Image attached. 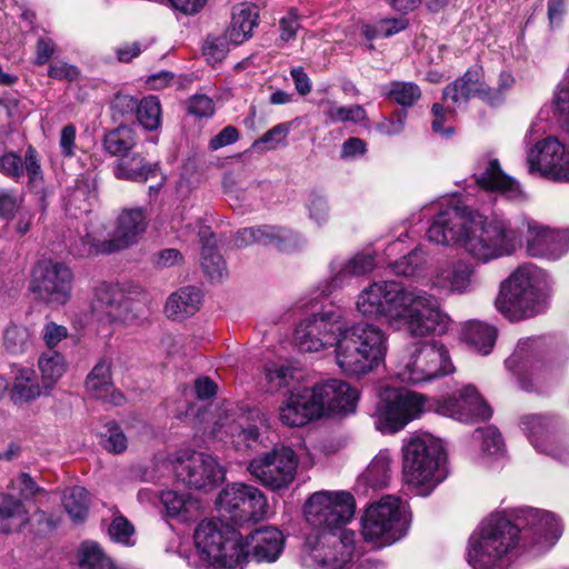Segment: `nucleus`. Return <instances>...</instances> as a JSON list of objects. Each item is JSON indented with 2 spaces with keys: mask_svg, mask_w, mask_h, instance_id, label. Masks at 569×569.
I'll return each mask as SVG.
<instances>
[{
  "mask_svg": "<svg viewBox=\"0 0 569 569\" xmlns=\"http://www.w3.org/2000/svg\"><path fill=\"white\" fill-rule=\"evenodd\" d=\"M562 421L551 415H528L521 420V428L537 451L567 463L569 445L562 435Z\"/></svg>",
  "mask_w": 569,
  "mask_h": 569,
  "instance_id": "aec40b11",
  "label": "nucleus"
},
{
  "mask_svg": "<svg viewBox=\"0 0 569 569\" xmlns=\"http://www.w3.org/2000/svg\"><path fill=\"white\" fill-rule=\"evenodd\" d=\"M199 236L204 239L201 251V266L211 281H220L227 274V267L223 258L217 251L214 242L208 239L212 236L208 228H200Z\"/></svg>",
  "mask_w": 569,
  "mask_h": 569,
  "instance_id": "79ce46f5",
  "label": "nucleus"
},
{
  "mask_svg": "<svg viewBox=\"0 0 569 569\" xmlns=\"http://www.w3.org/2000/svg\"><path fill=\"white\" fill-rule=\"evenodd\" d=\"M28 173L31 182L41 178V169L38 162L37 152L32 147H29L24 159L13 151H9L0 156V173L19 181L24 173Z\"/></svg>",
  "mask_w": 569,
  "mask_h": 569,
  "instance_id": "72a5a7b5",
  "label": "nucleus"
},
{
  "mask_svg": "<svg viewBox=\"0 0 569 569\" xmlns=\"http://www.w3.org/2000/svg\"><path fill=\"white\" fill-rule=\"evenodd\" d=\"M427 252L417 247L399 260L389 263L392 272L403 277H417L427 261Z\"/></svg>",
  "mask_w": 569,
  "mask_h": 569,
  "instance_id": "5fc2aeb1",
  "label": "nucleus"
},
{
  "mask_svg": "<svg viewBox=\"0 0 569 569\" xmlns=\"http://www.w3.org/2000/svg\"><path fill=\"white\" fill-rule=\"evenodd\" d=\"M471 97H479L485 102L499 98V93L489 90L479 66L468 69L462 77L447 86L442 93L445 101H451L457 107L466 104Z\"/></svg>",
  "mask_w": 569,
  "mask_h": 569,
  "instance_id": "bb28decb",
  "label": "nucleus"
},
{
  "mask_svg": "<svg viewBox=\"0 0 569 569\" xmlns=\"http://www.w3.org/2000/svg\"><path fill=\"white\" fill-rule=\"evenodd\" d=\"M101 443L110 452L121 453L127 449V438L122 430L113 423H108L101 432Z\"/></svg>",
  "mask_w": 569,
  "mask_h": 569,
  "instance_id": "e2e57ef3",
  "label": "nucleus"
},
{
  "mask_svg": "<svg viewBox=\"0 0 569 569\" xmlns=\"http://www.w3.org/2000/svg\"><path fill=\"white\" fill-rule=\"evenodd\" d=\"M299 458L290 447H274L259 453L248 463L247 470L261 486L272 491L288 489L295 481Z\"/></svg>",
  "mask_w": 569,
  "mask_h": 569,
  "instance_id": "dca6fc26",
  "label": "nucleus"
},
{
  "mask_svg": "<svg viewBox=\"0 0 569 569\" xmlns=\"http://www.w3.org/2000/svg\"><path fill=\"white\" fill-rule=\"evenodd\" d=\"M103 144L110 154L123 158L136 146V134L130 127L120 126L106 136Z\"/></svg>",
  "mask_w": 569,
  "mask_h": 569,
  "instance_id": "8fccbe9b",
  "label": "nucleus"
},
{
  "mask_svg": "<svg viewBox=\"0 0 569 569\" xmlns=\"http://www.w3.org/2000/svg\"><path fill=\"white\" fill-rule=\"evenodd\" d=\"M160 501L166 516L187 522L198 518L203 509L202 502L190 493L173 490L162 491Z\"/></svg>",
  "mask_w": 569,
  "mask_h": 569,
  "instance_id": "f704fd0d",
  "label": "nucleus"
},
{
  "mask_svg": "<svg viewBox=\"0 0 569 569\" xmlns=\"http://www.w3.org/2000/svg\"><path fill=\"white\" fill-rule=\"evenodd\" d=\"M110 511L111 521L108 526L110 540L124 547H132L136 543L133 525L118 509Z\"/></svg>",
  "mask_w": 569,
  "mask_h": 569,
  "instance_id": "3c124183",
  "label": "nucleus"
},
{
  "mask_svg": "<svg viewBox=\"0 0 569 569\" xmlns=\"http://www.w3.org/2000/svg\"><path fill=\"white\" fill-rule=\"evenodd\" d=\"M161 113V104L156 96L143 98L137 106V119L149 131L160 127Z\"/></svg>",
  "mask_w": 569,
  "mask_h": 569,
  "instance_id": "6e6d98bb",
  "label": "nucleus"
},
{
  "mask_svg": "<svg viewBox=\"0 0 569 569\" xmlns=\"http://www.w3.org/2000/svg\"><path fill=\"white\" fill-rule=\"evenodd\" d=\"M71 270L59 262L40 261L32 270L30 290L53 305H64L71 293Z\"/></svg>",
  "mask_w": 569,
  "mask_h": 569,
  "instance_id": "5701e85b",
  "label": "nucleus"
},
{
  "mask_svg": "<svg viewBox=\"0 0 569 569\" xmlns=\"http://www.w3.org/2000/svg\"><path fill=\"white\" fill-rule=\"evenodd\" d=\"M427 408V399L415 391L381 386L373 411L375 427L382 433H396L419 418Z\"/></svg>",
  "mask_w": 569,
  "mask_h": 569,
  "instance_id": "9b49d317",
  "label": "nucleus"
},
{
  "mask_svg": "<svg viewBox=\"0 0 569 569\" xmlns=\"http://www.w3.org/2000/svg\"><path fill=\"white\" fill-rule=\"evenodd\" d=\"M69 336V331L67 327L59 325L54 321H47L41 330V338L44 345L52 350L58 347V345L67 339Z\"/></svg>",
  "mask_w": 569,
  "mask_h": 569,
  "instance_id": "338daca9",
  "label": "nucleus"
},
{
  "mask_svg": "<svg viewBox=\"0 0 569 569\" xmlns=\"http://www.w3.org/2000/svg\"><path fill=\"white\" fill-rule=\"evenodd\" d=\"M23 206V198L12 192H0V218L12 220L16 212Z\"/></svg>",
  "mask_w": 569,
  "mask_h": 569,
  "instance_id": "774afa93",
  "label": "nucleus"
},
{
  "mask_svg": "<svg viewBox=\"0 0 569 569\" xmlns=\"http://www.w3.org/2000/svg\"><path fill=\"white\" fill-rule=\"evenodd\" d=\"M376 266V254L371 249L358 251L346 260L333 259L330 263L331 280L323 292L329 295L332 290L343 287L350 279L370 273Z\"/></svg>",
  "mask_w": 569,
  "mask_h": 569,
  "instance_id": "7c9ffc66",
  "label": "nucleus"
},
{
  "mask_svg": "<svg viewBox=\"0 0 569 569\" xmlns=\"http://www.w3.org/2000/svg\"><path fill=\"white\" fill-rule=\"evenodd\" d=\"M462 338L476 352L486 356L495 346L497 330L490 325L472 320L465 325Z\"/></svg>",
  "mask_w": 569,
  "mask_h": 569,
  "instance_id": "58836bf2",
  "label": "nucleus"
},
{
  "mask_svg": "<svg viewBox=\"0 0 569 569\" xmlns=\"http://www.w3.org/2000/svg\"><path fill=\"white\" fill-rule=\"evenodd\" d=\"M407 26L408 21L405 18L382 19L375 26L365 24L362 27V34L368 40H373L381 37L388 38L405 30Z\"/></svg>",
  "mask_w": 569,
  "mask_h": 569,
  "instance_id": "4d7b16f0",
  "label": "nucleus"
},
{
  "mask_svg": "<svg viewBox=\"0 0 569 569\" xmlns=\"http://www.w3.org/2000/svg\"><path fill=\"white\" fill-rule=\"evenodd\" d=\"M355 307L360 316L382 320L390 329L415 338L442 336L452 327L432 293L395 280L370 282L357 295Z\"/></svg>",
  "mask_w": 569,
  "mask_h": 569,
  "instance_id": "7ed1b4c3",
  "label": "nucleus"
},
{
  "mask_svg": "<svg viewBox=\"0 0 569 569\" xmlns=\"http://www.w3.org/2000/svg\"><path fill=\"white\" fill-rule=\"evenodd\" d=\"M12 493H17L21 499L28 500L42 492L29 473L21 472L10 481L8 487Z\"/></svg>",
  "mask_w": 569,
  "mask_h": 569,
  "instance_id": "69168bd1",
  "label": "nucleus"
},
{
  "mask_svg": "<svg viewBox=\"0 0 569 569\" xmlns=\"http://www.w3.org/2000/svg\"><path fill=\"white\" fill-rule=\"evenodd\" d=\"M28 521L24 505L11 493H0V532L19 529Z\"/></svg>",
  "mask_w": 569,
  "mask_h": 569,
  "instance_id": "a19ab883",
  "label": "nucleus"
},
{
  "mask_svg": "<svg viewBox=\"0 0 569 569\" xmlns=\"http://www.w3.org/2000/svg\"><path fill=\"white\" fill-rule=\"evenodd\" d=\"M356 533L349 529L321 532L308 539L310 552L305 562L313 569H347L355 557Z\"/></svg>",
  "mask_w": 569,
  "mask_h": 569,
  "instance_id": "6ab92c4d",
  "label": "nucleus"
},
{
  "mask_svg": "<svg viewBox=\"0 0 569 569\" xmlns=\"http://www.w3.org/2000/svg\"><path fill=\"white\" fill-rule=\"evenodd\" d=\"M194 550L180 542L177 553L194 569H232L246 562L243 537L222 519L202 520L193 532Z\"/></svg>",
  "mask_w": 569,
  "mask_h": 569,
  "instance_id": "39448f33",
  "label": "nucleus"
},
{
  "mask_svg": "<svg viewBox=\"0 0 569 569\" xmlns=\"http://www.w3.org/2000/svg\"><path fill=\"white\" fill-rule=\"evenodd\" d=\"M163 466L179 481L199 490L213 488L224 479V469L213 456L190 449L170 453Z\"/></svg>",
  "mask_w": 569,
  "mask_h": 569,
  "instance_id": "ddd939ff",
  "label": "nucleus"
},
{
  "mask_svg": "<svg viewBox=\"0 0 569 569\" xmlns=\"http://www.w3.org/2000/svg\"><path fill=\"white\" fill-rule=\"evenodd\" d=\"M307 218L318 229L325 228L331 218L328 199L318 193L310 192L305 201Z\"/></svg>",
  "mask_w": 569,
  "mask_h": 569,
  "instance_id": "864d4df0",
  "label": "nucleus"
},
{
  "mask_svg": "<svg viewBox=\"0 0 569 569\" xmlns=\"http://www.w3.org/2000/svg\"><path fill=\"white\" fill-rule=\"evenodd\" d=\"M383 96L401 107H412L420 98L418 84L410 81H392L382 88Z\"/></svg>",
  "mask_w": 569,
  "mask_h": 569,
  "instance_id": "de8ad7c7",
  "label": "nucleus"
},
{
  "mask_svg": "<svg viewBox=\"0 0 569 569\" xmlns=\"http://www.w3.org/2000/svg\"><path fill=\"white\" fill-rule=\"evenodd\" d=\"M92 318L112 329L132 323L137 319L134 303L119 283L99 282L90 300Z\"/></svg>",
  "mask_w": 569,
  "mask_h": 569,
  "instance_id": "a211bd4d",
  "label": "nucleus"
},
{
  "mask_svg": "<svg viewBox=\"0 0 569 569\" xmlns=\"http://www.w3.org/2000/svg\"><path fill=\"white\" fill-rule=\"evenodd\" d=\"M533 124L528 134L526 161L530 173L557 182H569V144L556 136H548L531 143Z\"/></svg>",
  "mask_w": 569,
  "mask_h": 569,
  "instance_id": "2eb2a0df",
  "label": "nucleus"
},
{
  "mask_svg": "<svg viewBox=\"0 0 569 569\" xmlns=\"http://www.w3.org/2000/svg\"><path fill=\"white\" fill-rule=\"evenodd\" d=\"M214 506L219 515L232 521L234 527L263 520L269 513L266 495L259 488L243 482L223 487Z\"/></svg>",
  "mask_w": 569,
  "mask_h": 569,
  "instance_id": "f8f14e48",
  "label": "nucleus"
},
{
  "mask_svg": "<svg viewBox=\"0 0 569 569\" xmlns=\"http://www.w3.org/2000/svg\"><path fill=\"white\" fill-rule=\"evenodd\" d=\"M427 284L440 295H467L476 287V272L466 260L443 261L431 271Z\"/></svg>",
  "mask_w": 569,
  "mask_h": 569,
  "instance_id": "393cba45",
  "label": "nucleus"
},
{
  "mask_svg": "<svg viewBox=\"0 0 569 569\" xmlns=\"http://www.w3.org/2000/svg\"><path fill=\"white\" fill-rule=\"evenodd\" d=\"M477 184L486 190L499 193L509 200L523 198L520 184L505 174L497 159H483L473 173Z\"/></svg>",
  "mask_w": 569,
  "mask_h": 569,
  "instance_id": "c756f323",
  "label": "nucleus"
},
{
  "mask_svg": "<svg viewBox=\"0 0 569 569\" xmlns=\"http://www.w3.org/2000/svg\"><path fill=\"white\" fill-rule=\"evenodd\" d=\"M410 522L408 503L399 497L385 496L366 509L361 519V535L365 541L382 548L403 538Z\"/></svg>",
  "mask_w": 569,
  "mask_h": 569,
  "instance_id": "6e6552de",
  "label": "nucleus"
},
{
  "mask_svg": "<svg viewBox=\"0 0 569 569\" xmlns=\"http://www.w3.org/2000/svg\"><path fill=\"white\" fill-rule=\"evenodd\" d=\"M453 371L448 349L438 341L415 342L400 355L395 373L408 385L429 382Z\"/></svg>",
  "mask_w": 569,
  "mask_h": 569,
  "instance_id": "9d476101",
  "label": "nucleus"
},
{
  "mask_svg": "<svg viewBox=\"0 0 569 569\" xmlns=\"http://www.w3.org/2000/svg\"><path fill=\"white\" fill-rule=\"evenodd\" d=\"M408 113L405 110H396L389 117H385L377 123V131L387 137L400 134L406 127Z\"/></svg>",
  "mask_w": 569,
  "mask_h": 569,
  "instance_id": "0e129e2a",
  "label": "nucleus"
},
{
  "mask_svg": "<svg viewBox=\"0 0 569 569\" xmlns=\"http://www.w3.org/2000/svg\"><path fill=\"white\" fill-rule=\"evenodd\" d=\"M267 429L268 419L259 409L228 402L221 407L211 432L218 441L242 451L261 445Z\"/></svg>",
  "mask_w": 569,
  "mask_h": 569,
  "instance_id": "1a4fd4ad",
  "label": "nucleus"
},
{
  "mask_svg": "<svg viewBox=\"0 0 569 569\" xmlns=\"http://www.w3.org/2000/svg\"><path fill=\"white\" fill-rule=\"evenodd\" d=\"M290 132L289 123H279L268 130L261 138L252 143V149L258 152L277 149L282 144Z\"/></svg>",
  "mask_w": 569,
  "mask_h": 569,
  "instance_id": "bf43d9fd",
  "label": "nucleus"
},
{
  "mask_svg": "<svg viewBox=\"0 0 569 569\" xmlns=\"http://www.w3.org/2000/svg\"><path fill=\"white\" fill-rule=\"evenodd\" d=\"M258 18L259 10L257 6L247 2L234 6L230 26L226 31L229 41L234 46L247 41L258 26Z\"/></svg>",
  "mask_w": 569,
  "mask_h": 569,
  "instance_id": "c9c22d12",
  "label": "nucleus"
},
{
  "mask_svg": "<svg viewBox=\"0 0 569 569\" xmlns=\"http://www.w3.org/2000/svg\"><path fill=\"white\" fill-rule=\"evenodd\" d=\"M521 226L528 256L557 261L569 252V227L556 228L529 217H522Z\"/></svg>",
  "mask_w": 569,
  "mask_h": 569,
  "instance_id": "412c9836",
  "label": "nucleus"
},
{
  "mask_svg": "<svg viewBox=\"0 0 569 569\" xmlns=\"http://www.w3.org/2000/svg\"><path fill=\"white\" fill-rule=\"evenodd\" d=\"M392 457L389 450H380L362 473V480L371 488L386 487L391 478Z\"/></svg>",
  "mask_w": 569,
  "mask_h": 569,
  "instance_id": "c03bdc74",
  "label": "nucleus"
},
{
  "mask_svg": "<svg viewBox=\"0 0 569 569\" xmlns=\"http://www.w3.org/2000/svg\"><path fill=\"white\" fill-rule=\"evenodd\" d=\"M283 546L284 537L279 529L274 527L256 529L243 538L246 561L252 558L257 562H274L282 553Z\"/></svg>",
  "mask_w": 569,
  "mask_h": 569,
  "instance_id": "c85d7f7f",
  "label": "nucleus"
},
{
  "mask_svg": "<svg viewBox=\"0 0 569 569\" xmlns=\"http://www.w3.org/2000/svg\"><path fill=\"white\" fill-rule=\"evenodd\" d=\"M230 44L232 43L226 33L223 36H208L202 47L206 60L212 66L221 62L229 52Z\"/></svg>",
  "mask_w": 569,
  "mask_h": 569,
  "instance_id": "680f3d73",
  "label": "nucleus"
},
{
  "mask_svg": "<svg viewBox=\"0 0 569 569\" xmlns=\"http://www.w3.org/2000/svg\"><path fill=\"white\" fill-rule=\"evenodd\" d=\"M521 530L530 532L531 546L539 552L551 549L562 533L559 519L551 512L531 507L493 512L471 533L467 560L473 569H507L518 548Z\"/></svg>",
  "mask_w": 569,
  "mask_h": 569,
  "instance_id": "f03ea898",
  "label": "nucleus"
},
{
  "mask_svg": "<svg viewBox=\"0 0 569 569\" xmlns=\"http://www.w3.org/2000/svg\"><path fill=\"white\" fill-rule=\"evenodd\" d=\"M3 345L11 353H21L31 346L29 329L24 326L9 325L3 333Z\"/></svg>",
  "mask_w": 569,
  "mask_h": 569,
  "instance_id": "13d9d810",
  "label": "nucleus"
},
{
  "mask_svg": "<svg viewBox=\"0 0 569 569\" xmlns=\"http://www.w3.org/2000/svg\"><path fill=\"white\" fill-rule=\"evenodd\" d=\"M402 481L418 496H429L448 477L447 451L441 439L415 433L401 446Z\"/></svg>",
  "mask_w": 569,
  "mask_h": 569,
  "instance_id": "0eeeda50",
  "label": "nucleus"
},
{
  "mask_svg": "<svg viewBox=\"0 0 569 569\" xmlns=\"http://www.w3.org/2000/svg\"><path fill=\"white\" fill-rule=\"evenodd\" d=\"M79 569H117L113 561L94 541H84L78 550Z\"/></svg>",
  "mask_w": 569,
  "mask_h": 569,
  "instance_id": "49530a36",
  "label": "nucleus"
},
{
  "mask_svg": "<svg viewBox=\"0 0 569 569\" xmlns=\"http://www.w3.org/2000/svg\"><path fill=\"white\" fill-rule=\"evenodd\" d=\"M428 408L461 422L488 420L492 415L490 406L471 385L465 386L458 393L433 400Z\"/></svg>",
  "mask_w": 569,
  "mask_h": 569,
  "instance_id": "b1692460",
  "label": "nucleus"
},
{
  "mask_svg": "<svg viewBox=\"0 0 569 569\" xmlns=\"http://www.w3.org/2000/svg\"><path fill=\"white\" fill-rule=\"evenodd\" d=\"M293 342L301 352L332 349L337 367L347 377H365L386 361L389 335L376 323L346 326L333 311L312 313L295 329Z\"/></svg>",
  "mask_w": 569,
  "mask_h": 569,
  "instance_id": "f257e3e1",
  "label": "nucleus"
},
{
  "mask_svg": "<svg viewBox=\"0 0 569 569\" xmlns=\"http://www.w3.org/2000/svg\"><path fill=\"white\" fill-rule=\"evenodd\" d=\"M114 176L118 179L146 182L148 179L157 177L159 167L157 163H150L139 153L121 158L114 167Z\"/></svg>",
  "mask_w": 569,
  "mask_h": 569,
  "instance_id": "4c0bfd02",
  "label": "nucleus"
},
{
  "mask_svg": "<svg viewBox=\"0 0 569 569\" xmlns=\"http://www.w3.org/2000/svg\"><path fill=\"white\" fill-rule=\"evenodd\" d=\"M259 244H274L280 250H291L305 243L301 234L282 227L259 226L239 230L236 237V244L239 247Z\"/></svg>",
  "mask_w": 569,
  "mask_h": 569,
  "instance_id": "cd10ccee",
  "label": "nucleus"
},
{
  "mask_svg": "<svg viewBox=\"0 0 569 569\" xmlns=\"http://www.w3.org/2000/svg\"><path fill=\"white\" fill-rule=\"evenodd\" d=\"M547 345L540 337L520 339L506 368L517 377L525 390H536L551 371L546 359Z\"/></svg>",
  "mask_w": 569,
  "mask_h": 569,
  "instance_id": "f3484780",
  "label": "nucleus"
},
{
  "mask_svg": "<svg viewBox=\"0 0 569 569\" xmlns=\"http://www.w3.org/2000/svg\"><path fill=\"white\" fill-rule=\"evenodd\" d=\"M202 293L196 287H183L171 293L164 306L166 316L172 320H183L193 316L200 308Z\"/></svg>",
  "mask_w": 569,
  "mask_h": 569,
  "instance_id": "e433bc0d",
  "label": "nucleus"
},
{
  "mask_svg": "<svg viewBox=\"0 0 569 569\" xmlns=\"http://www.w3.org/2000/svg\"><path fill=\"white\" fill-rule=\"evenodd\" d=\"M319 415H348L355 412L359 393L347 381L329 379L311 388Z\"/></svg>",
  "mask_w": 569,
  "mask_h": 569,
  "instance_id": "a878e982",
  "label": "nucleus"
},
{
  "mask_svg": "<svg viewBox=\"0 0 569 569\" xmlns=\"http://www.w3.org/2000/svg\"><path fill=\"white\" fill-rule=\"evenodd\" d=\"M149 226V216L144 207H126L120 210L116 219L113 237L110 240L99 241L88 234L90 248L88 253H109L126 249L144 234Z\"/></svg>",
  "mask_w": 569,
  "mask_h": 569,
  "instance_id": "4be33fe9",
  "label": "nucleus"
},
{
  "mask_svg": "<svg viewBox=\"0 0 569 569\" xmlns=\"http://www.w3.org/2000/svg\"><path fill=\"white\" fill-rule=\"evenodd\" d=\"M319 107L328 123H361L367 120L366 110L359 104L340 106L330 99L320 101Z\"/></svg>",
  "mask_w": 569,
  "mask_h": 569,
  "instance_id": "37998d69",
  "label": "nucleus"
},
{
  "mask_svg": "<svg viewBox=\"0 0 569 569\" xmlns=\"http://www.w3.org/2000/svg\"><path fill=\"white\" fill-rule=\"evenodd\" d=\"M551 295L549 273L536 264L525 263L502 282L495 305L510 321H520L542 313Z\"/></svg>",
  "mask_w": 569,
  "mask_h": 569,
  "instance_id": "423d86ee",
  "label": "nucleus"
},
{
  "mask_svg": "<svg viewBox=\"0 0 569 569\" xmlns=\"http://www.w3.org/2000/svg\"><path fill=\"white\" fill-rule=\"evenodd\" d=\"M280 420L289 427H301L320 417L319 407L309 388H300L290 392L280 407Z\"/></svg>",
  "mask_w": 569,
  "mask_h": 569,
  "instance_id": "2f4dec72",
  "label": "nucleus"
},
{
  "mask_svg": "<svg viewBox=\"0 0 569 569\" xmlns=\"http://www.w3.org/2000/svg\"><path fill=\"white\" fill-rule=\"evenodd\" d=\"M473 440L479 443L485 463L502 457L505 447L500 432L493 426L477 429L473 433Z\"/></svg>",
  "mask_w": 569,
  "mask_h": 569,
  "instance_id": "a18cd8bd",
  "label": "nucleus"
},
{
  "mask_svg": "<svg viewBox=\"0 0 569 569\" xmlns=\"http://www.w3.org/2000/svg\"><path fill=\"white\" fill-rule=\"evenodd\" d=\"M40 396V386L36 372L31 368L19 369L14 377L12 399L14 402H24Z\"/></svg>",
  "mask_w": 569,
  "mask_h": 569,
  "instance_id": "09e8293b",
  "label": "nucleus"
},
{
  "mask_svg": "<svg viewBox=\"0 0 569 569\" xmlns=\"http://www.w3.org/2000/svg\"><path fill=\"white\" fill-rule=\"evenodd\" d=\"M293 378V369L290 366L269 363L264 368V380L269 391H277L289 385Z\"/></svg>",
  "mask_w": 569,
  "mask_h": 569,
  "instance_id": "052dcab7",
  "label": "nucleus"
},
{
  "mask_svg": "<svg viewBox=\"0 0 569 569\" xmlns=\"http://www.w3.org/2000/svg\"><path fill=\"white\" fill-rule=\"evenodd\" d=\"M68 368L69 363L62 353L56 350L42 352L38 359V369L41 373L43 388L52 389L64 376Z\"/></svg>",
  "mask_w": 569,
  "mask_h": 569,
  "instance_id": "ea45409f",
  "label": "nucleus"
},
{
  "mask_svg": "<svg viewBox=\"0 0 569 569\" xmlns=\"http://www.w3.org/2000/svg\"><path fill=\"white\" fill-rule=\"evenodd\" d=\"M427 237L437 244L461 249L482 263L512 256L522 244L519 231L506 218L483 216L459 206L442 208Z\"/></svg>",
  "mask_w": 569,
  "mask_h": 569,
  "instance_id": "20e7f679",
  "label": "nucleus"
},
{
  "mask_svg": "<svg viewBox=\"0 0 569 569\" xmlns=\"http://www.w3.org/2000/svg\"><path fill=\"white\" fill-rule=\"evenodd\" d=\"M62 502L66 511L73 521H82L87 517L89 496L83 487L68 488L63 492Z\"/></svg>",
  "mask_w": 569,
  "mask_h": 569,
  "instance_id": "603ef678",
  "label": "nucleus"
},
{
  "mask_svg": "<svg viewBox=\"0 0 569 569\" xmlns=\"http://www.w3.org/2000/svg\"><path fill=\"white\" fill-rule=\"evenodd\" d=\"M87 392L98 400L114 406L121 405L123 397L114 389L111 378V363L106 360H99L86 379Z\"/></svg>",
  "mask_w": 569,
  "mask_h": 569,
  "instance_id": "473e14b6",
  "label": "nucleus"
},
{
  "mask_svg": "<svg viewBox=\"0 0 569 569\" xmlns=\"http://www.w3.org/2000/svg\"><path fill=\"white\" fill-rule=\"evenodd\" d=\"M356 502L347 491H317L305 505L307 521L321 532L340 531L355 516Z\"/></svg>",
  "mask_w": 569,
  "mask_h": 569,
  "instance_id": "4468645a",
  "label": "nucleus"
}]
</instances>
